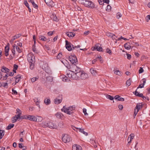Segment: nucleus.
Segmentation results:
<instances>
[{
    "label": "nucleus",
    "mask_w": 150,
    "mask_h": 150,
    "mask_svg": "<svg viewBox=\"0 0 150 150\" xmlns=\"http://www.w3.org/2000/svg\"><path fill=\"white\" fill-rule=\"evenodd\" d=\"M68 59L70 62L71 64H77L78 60L75 55H71L68 57Z\"/></svg>",
    "instance_id": "nucleus-1"
},
{
    "label": "nucleus",
    "mask_w": 150,
    "mask_h": 150,
    "mask_svg": "<svg viewBox=\"0 0 150 150\" xmlns=\"http://www.w3.org/2000/svg\"><path fill=\"white\" fill-rule=\"evenodd\" d=\"M43 69L47 73L49 74H52V72L49 67L47 64H45L43 66Z\"/></svg>",
    "instance_id": "nucleus-2"
},
{
    "label": "nucleus",
    "mask_w": 150,
    "mask_h": 150,
    "mask_svg": "<svg viewBox=\"0 0 150 150\" xmlns=\"http://www.w3.org/2000/svg\"><path fill=\"white\" fill-rule=\"evenodd\" d=\"M72 44L69 42L67 40H65V47L69 51H71L72 50V48L71 47Z\"/></svg>",
    "instance_id": "nucleus-3"
},
{
    "label": "nucleus",
    "mask_w": 150,
    "mask_h": 150,
    "mask_svg": "<svg viewBox=\"0 0 150 150\" xmlns=\"http://www.w3.org/2000/svg\"><path fill=\"white\" fill-rule=\"evenodd\" d=\"M48 127L53 129H57L58 127L57 125L52 121H49Z\"/></svg>",
    "instance_id": "nucleus-4"
},
{
    "label": "nucleus",
    "mask_w": 150,
    "mask_h": 150,
    "mask_svg": "<svg viewBox=\"0 0 150 150\" xmlns=\"http://www.w3.org/2000/svg\"><path fill=\"white\" fill-rule=\"evenodd\" d=\"M61 110L62 111L69 115H72L74 113L73 111L67 110L65 106H64Z\"/></svg>",
    "instance_id": "nucleus-5"
},
{
    "label": "nucleus",
    "mask_w": 150,
    "mask_h": 150,
    "mask_svg": "<svg viewBox=\"0 0 150 150\" xmlns=\"http://www.w3.org/2000/svg\"><path fill=\"white\" fill-rule=\"evenodd\" d=\"M45 1L47 5L49 6L52 7L54 5V2L52 0H45Z\"/></svg>",
    "instance_id": "nucleus-6"
},
{
    "label": "nucleus",
    "mask_w": 150,
    "mask_h": 150,
    "mask_svg": "<svg viewBox=\"0 0 150 150\" xmlns=\"http://www.w3.org/2000/svg\"><path fill=\"white\" fill-rule=\"evenodd\" d=\"M71 64V65H70L69 66L67 67V68L68 69H71V70H70V71L71 72H72L73 71L72 70H74V68H76V64Z\"/></svg>",
    "instance_id": "nucleus-7"
},
{
    "label": "nucleus",
    "mask_w": 150,
    "mask_h": 150,
    "mask_svg": "<svg viewBox=\"0 0 150 150\" xmlns=\"http://www.w3.org/2000/svg\"><path fill=\"white\" fill-rule=\"evenodd\" d=\"M83 72L82 71L81 72L80 76V78L81 79H84L87 78L88 76V75L86 73H83Z\"/></svg>",
    "instance_id": "nucleus-8"
},
{
    "label": "nucleus",
    "mask_w": 150,
    "mask_h": 150,
    "mask_svg": "<svg viewBox=\"0 0 150 150\" xmlns=\"http://www.w3.org/2000/svg\"><path fill=\"white\" fill-rule=\"evenodd\" d=\"M35 58L34 56H31V57H29L27 59L29 63L34 64L35 62Z\"/></svg>",
    "instance_id": "nucleus-9"
},
{
    "label": "nucleus",
    "mask_w": 150,
    "mask_h": 150,
    "mask_svg": "<svg viewBox=\"0 0 150 150\" xmlns=\"http://www.w3.org/2000/svg\"><path fill=\"white\" fill-rule=\"evenodd\" d=\"M82 1L79 0V2L81 4H83L85 6L87 7L88 6V4H89V2L91 1L89 0H86L84 2L83 1L81 2Z\"/></svg>",
    "instance_id": "nucleus-10"
},
{
    "label": "nucleus",
    "mask_w": 150,
    "mask_h": 150,
    "mask_svg": "<svg viewBox=\"0 0 150 150\" xmlns=\"http://www.w3.org/2000/svg\"><path fill=\"white\" fill-rule=\"evenodd\" d=\"M115 100L117 101H123L125 100V99L119 95H116L114 97Z\"/></svg>",
    "instance_id": "nucleus-11"
},
{
    "label": "nucleus",
    "mask_w": 150,
    "mask_h": 150,
    "mask_svg": "<svg viewBox=\"0 0 150 150\" xmlns=\"http://www.w3.org/2000/svg\"><path fill=\"white\" fill-rule=\"evenodd\" d=\"M1 70L2 72L6 73V74L10 71V70L9 69L4 66L2 67Z\"/></svg>",
    "instance_id": "nucleus-12"
},
{
    "label": "nucleus",
    "mask_w": 150,
    "mask_h": 150,
    "mask_svg": "<svg viewBox=\"0 0 150 150\" xmlns=\"http://www.w3.org/2000/svg\"><path fill=\"white\" fill-rule=\"evenodd\" d=\"M146 79L145 78H143L142 79V81H143V83H142L140 84L138 86L137 88V89L139 88H142L144 87V86L146 82Z\"/></svg>",
    "instance_id": "nucleus-13"
},
{
    "label": "nucleus",
    "mask_w": 150,
    "mask_h": 150,
    "mask_svg": "<svg viewBox=\"0 0 150 150\" xmlns=\"http://www.w3.org/2000/svg\"><path fill=\"white\" fill-rule=\"evenodd\" d=\"M130 42H127L125 44L124 47L127 50H129L131 48V46L130 45Z\"/></svg>",
    "instance_id": "nucleus-14"
},
{
    "label": "nucleus",
    "mask_w": 150,
    "mask_h": 150,
    "mask_svg": "<svg viewBox=\"0 0 150 150\" xmlns=\"http://www.w3.org/2000/svg\"><path fill=\"white\" fill-rule=\"evenodd\" d=\"M28 1L29 2H31L32 3L33 6L36 9H38V6L35 3L33 0H28Z\"/></svg>",
    "instance_id": "nucleus-15"
},
{
    "label": "nucleus",
    "mask_w": 150,
    "mask_h": 150,
    "mask_svg": "<svg viewBox=\"0 0 150 150\" xmlns=\"http://www.w3.org/2000/svg\"><path fill=\"white\" fill-rule=\"evenodd\" d=\"M76 129L77 130H78L79 132H81L82 133H83V134H85L86 136H87L88 135V134L87 132H86L84 131V129H81L80 128H77Z\"/></svg>",
    "instance_id": "nucleus-16"
},
{
    "label": "nucleus",
    "mask_w": 150,
    "mask_h": 150,
    "mask_svg": "<svg viewBox=\"0 0 150 150\" xmlns=\"http://www.w3.org/2000/svg\"><path fill=\"white\" fill-rule=\"evenodd\" d=\"M141 104V103L137 104V105L134 109L138 110V111H139L140 109L142 108L143 106V105L142 104Z\"/></svg>",
    "instance_id": "nucleus-17"
},
{
    "label": "nucleus",
    "mask_w": 150,
    "mask_h": 150,
    "mask_svg": "<svg viewBox=\"0 0 150 150\" xmlns=\"http://www.w3.org/2000/svg\"><path fill=\"white\" fill-rule=\"evenodd\" d=\"M98 44L96 45V50L99 52H104V50H103L102 48L98 46Z\"/></svg>",
    "instance_id": "nucleus-18"
},
{
    "label": "nucleus",
    "mask_w": 150,
    "mask_h": 150,
    "mask_svg": "<svg viewBox=\"0 0 150 150\" xmlns=\"http://www.w3.org/2000/svg\"><path fill=\"white\" fill-rule=\"evenodd\" d=\"M24 3L25 6L28 8L29 12H30L31 11V8L29 7V5L28 3L27 0H24Z\"/></svg>",
    "instance_id": "nucleus-19"
},
{
    "label": "nucleus",
    "mask_w": 150,
    "mask_h": 150,
    "mask_svg": "<svg viewBox=\"0 0 150 150\" xmlns=\"http://www.w3.org/2000/svg\"><path fill=\"white\" fill-rule=\"evenodd\" d=\"M62 98H61V99H58L57 98L54 99V103L55 104L58 105L60 104L62 102Z\"/></svg>",
    "instance_id": "nucleus-20"
},
{
    "label": "nucleus",
    "mask_w": 150,
    "mask_h": 150,
    "mask_svg": "<svg viewBox=\"0 0 150 150\" xmlns=\"http://www.w3.org/2000/svg\"><path fill=\"white\" fill-rule=\"evenodd\" d=\"M49 121H43L41 124V126L43 127H48Z\"/></svg>",
    "instance_id": "nucleus-21"
},
{
    "label": "nucleus",
    "mask_w": 150,
    "mask_h": 150,
    "mask_svg": "<svg viewBox=\"0 0 150 150\" xmlns=\"http://www.w3.org/2000/svg\"><path fill=\"white\" fill-rule=\"evenodd\" d=\"M18 116H17H17L15 115L13 117L11 118L12 123H14L16 122L17 120L19 119Z\"/></svg>",
    "instance_id": "nucleus-22"
},
{
    "label": "nucleus",
    "mask_w": 150,
    "mask_h": 150,
    "mask_svg": "<svg viewBox=\"0 0 150 150\" xmlns=\"http://www.w3.org/2000/svg\"><path fill=\"white\" fill-rule=\"evenodd\" d=\"M134 134H131L129 136V137H128V140H129V137H130V140L128 142V144H127V145L128 144H130V143L131 142H132V139H134Z\"/></svg>",
    "instance_id": "nucleus-23"
},
{
    "label": "nucleus",
    "mask_w": 150,
    "mask_h": 150,
    "mask_svg": "<svg viewBox=\"0 0 150 150\" xmlns=\"http://www.w3.org/2000/svg\"><path fill=\"white\" fill-rule=\"evenodd\" d=\"M29 120L33 121H36L37 118L34 115H30V116Z\"/></svg>",
    "instance_id": "nucleus-24"
},
{
    "label": "nucleus",
    "mask_w": 150,
    "mask_h": 150,
    "mask_svg": "<svg viewBox=\"0 0 150 150\" xmlns=\"http://www.w3.org/2000/svg\"><path fill=\"white\" fill-rule=\"evenodd\" d=\"M74 147H76V150H82V147L81 146L77 144H74L73 145L72 148H73Z\"/></svg>",
    "instance_id": "nucleus-25"
},
{
    "label": "nucleus",
    "mask_w": 150,
    "mask_h": 150,
    "mask_svg": "<svg viewBox=\"0 0 150 150\" xmlns=\"http://www.w3.org/2000/svg\"><path fill=\"white\" fill-rule=\"evenodd\" d=\"M88 5V6L87 7L88 8L93 9L95 7L94 3L91 1L89 2V4Z\"/></svg>",
    "instance_id": "nucleus-26"
},
{
    "label": "nucleus",
    "mask_w": 150,
    "mask_h": 150,
    "mask_svg": "<svg viewBox=\"0 0 150 150\" xmlns=\"http://www.w3.org/2000/svg\"><path fill=\"white\" fill-rule=\"evenodd\" d=\"M21 36V34H18L16 35L13 36L11 39V41H13L15 39L19 38Z\"/></svg>",
    "instance_id": "nucleus-27"
},
{
    "label": "nucleus",
    "mask_w": 150,
    "mask_h": 150,
    "mask_svg": "<svg viewBox=\"0 0 150 150\" xmlns=\"http://www.w3.org/2000/svg\"><path fill=\"white\" fill-rule=\"evenodd\" d=\"M38 39L40 40L44 41H46L47 40L46 38L43 35L39 36Z\"/></svg>",
    "instance_id": "nucleus-28"
},
{
    "label": "nucleus",
    "mask_w": 150,
    "mask_h": 150,
    "mask_svg": "<svg viewBox=\"0 0 150 150\" xmlns=\"http://www.w3.org/2000/svg\"><path fill=\"white\" fill-rule=\"evenodd\" d=\"M66 109H67V110H70L71 111H73V110H75V105H73L68 107L67 108H66Z\"/></svg>",
    "instance_id": "nucleus-29"
},
{
    "label": "nucleus",
    "mask_w": 150,
    "mask_h": 150,
    "mask_svg": "<svg viewBox=\"0 0 150 150\" xmlns=\"http://www.w3.org/2000/svg\"><path fill=\"white\" fill-rule=\"evenodd\" d=\"M9 44L8 43L5 47V52H9Z\"/></svg>",
    "instance_id": "nucleus-30"
},
{
    "label": "nucleus",
    "mask_w": 150,
    "mask_h": 150,
    "mask_svg": "<svg viewBox=\"0 0 150 150\" xmlns=\"http://www.w3.org/2000/svg\"><path fill=\"white\" fill-rule=\"evenodd\" d=\"M14 126V125L13 124H10L8 126L6 127V129L7 130H10L11 128H13Z\"/></svg>",
    "instance_id": "nucleus-31"
},
{
    "label": "nucleus",
    "mask_w": 150,
    "mask_h": 150,
    "mask_svg": "<svg viewBox=\"0 0 150 150\" xmlns=\"http://www.w3.org/2000/svg\"><path fill=\"white\" fill-rule=\"evenodd\" d=\"M5 131L0 129V139H1L4 135Z\"/></svg>",
    "instance_id": "nucleus-32"
},
{
    "label": "nucleus",
    "mask_w": 150,
    "mask_h": 150,
    "mask_svg": "<svg viewBox=\"0 0 150 150\" xmlns=\"http://www.w3.org/2000/svg\"><path fill=\"white\" fill-rule=\"evenodd\" d=\"M67 135L66 134L64 135V134H62V140L63 142H64V143H66V139L67 138Z\"/></svg>",
    "instance_id": "nucleus-33"
},
{
    "label": "nucleus",
    "mask_w": 150,
    "mask_h": 150,
    "mask_svg": "<svg viewBox=\"0 0 150 150\" xmlns=\"http://www.w3.org/2000/svg\"><path fill=\"white\" fill-rule=\"evenodd\" d=\"M72 72H73V76L72 79H75L76 80H79V77L76 76L77 75L75 73H74V71H72Z\"/></svg>",
    "instance_id": "nucleus-34"
},
{
    "label": "nucleus",
    "mask_w": 150,
    "mask_h": 150,
    "mask_svg": "<svg viewBox=\"0 0 150 150\" xmlns=\"http://www.w3.org/2000/svg\"><path fill=\"white\" fill-rule=\"evenodd\" d=\"M8 77V74H6L3 77L2 76H1L0 78V80L1 81H4L6 80Z\"/></svg>",
    "instance_id": "nucleus-35"
},
{
    "label": "nucleus",
    "mask_w": 150,
    "mask_h": 150,
    "mask_svg": "<svg viewBox=\"0 0 150 150\" xmlns=\"http://www.w3.org/2000/svg\"><path fill=\"white\" fill-rule=\"evenodd\" d=\"M106 97L107 98L111 100H113L115 99L114 97L108 94L106 95Z\"/></svg>",
    "instance_id": "nucleus-36"
},
{
    "label": "nucleus",
    "mask_w": 150,
    "mask_h": 150,
    "mask_svg": "<svg viewBox=\"0 0 150 150\" xmlns=\"http://www.w3.org/2000/svg\"><path fill=\"white\" fill-rule=\"evenodd\" d=\"M17 112L16 113L17 114V115H15L17 117V116H18V117H19L20 116H21V111L19 109L17 108L16 110Z\"/></svg>",
    "instance_id": "nucleus-37"
},
{
    "label": "nucleus",
    "mask_w": 150,
    "mask_h": 150,
    "mask_svg": "<svg viewBox=\"0 0 150 150\" xmlns=\"http://www.w3.org/2000/svg\"><path fill=\"white\" fill-rule=\"evenodd\" d=\"M46 79L47 81L52 82L53 81V78L52 76H47Z\"/></svg>",
    "instance_id": "nucleus-38"
},
{
    "label": "nucleus",
    "mask_w": 150,
    "mask_h": 150,
    "mask_svg": "<svg viewBox=\"0 0 150 150\" xmlns=\"http://www.w3.org/2000/svg\"><path fill=\"white\" fill-rule=\"evenodd\" d=\"M44 102L47 105H49L50 103V100L49 98L46 99L45 100Z\"/></svg>",
    "instance_id": "nucleus-39"
},
{
    "label": "nucleus",
    "mask_w": 150,
    "mask_h": 150,
    "mask_svg": "<svg viewBox=\"0 0 150 150\" xmlns=\"http://www.w3.org/2000/svg\"><path fill=\"white\" fill-rule=\"evenodd\" d=\"M106 35L107 36L110 37L111 38L113 36H115V35L113 34L112 33H110L109 32H107L106 33Z\"/></svg>",
    "instance_id": "nucleus-40"
},
{
    "label": "nucleus",
    "mask_w": 150,
    "mask_h": 150,
    "mask_svg": "<svg viewBox=\"0 0 150 150\" xmlns=\"http://www.w3.org/2000/svg\"><path fill=\"white\" fill-rule=\"evenodd\" d=\"M62 115H63L60 112H58L55 114V115L57 117L59 118H61Z\"/></svg>",
    "instance_id": "nucleus-41"
},
{
    "label": "nucleus",
    "mask_w": 150,
    "mask_h": 150,
    "mask_svg": "<svg viewBox=\"0 0 150 150\" xmlns=\"http://www.w3.org/2000/svg\"><path fill=\"white\" fill-rule=\"evenodd\" d=\"M97 71L95 70L93 68H91L90 69V72L93 75L95 74L96 73H97Z\"/></svg>",
    "instance_id": "nucleus-42"
},
{
    "label": "nucleus",
    "mask_w": 150,
    "mask_h": 150,
    "mask_svg": "<svg viewBox=\"0 0 150 150\" xmlns=\"http://www.w3.org/2000/svg\"><path fill=\"white\" fill-rule=\"evenodd\" d=\"M131 79L129 78L128 80H127L126 82V85L127 86H130L131 84Z\"/></svg>",
    "instance_id": "nucleus-43"
},
{
    "label": "nucleus",
    "mask_w": 150,
    "mask_h": 150,
    "mask_svg": "<svg viewBox=\"0 0 150 150\" xmlns=\"http://www.w3.org/2000/svg\"><path fill=\"white\" fill-rule=\"evenodd\" d=\"M114 73L115 74L117 75L120 76H121L122 75V73L119 70H116L114 72Z\"/></svg>",
    "instance_id": "nucleus-44"
},
{
    "label": "nucleus",
    "mask_w": 150,
    "mask_h": 150,
    "mask_svg": "<svg viewBox=\"0 0 150 150\" xmlns=\"http://www.w3.org/2000/svg\"><path fill=\"white\" fill-rule=\"evenodd\" d=\"M69 80V79L66 76H65V77L63 78L62 81H64L68 82Z\"/></svg>",
    "instance_id": "nucleus-45"
},
{
    "label": "nucleus",
    "mask_w": 150,
    "mask_h": 150,
    "mask_svg": "<svg viewBox=\"0 0 150 150\" xmlns=\"http://www.w3.org/2000/svg\"><path fill=\"white\" fill-rule=\"evenodd\" d=\"M106 52L107 53H108L110 55L112 54L111 50L108 48H107L106 49Z\"/></svg>",
    "instance_id": "nucleus-46"
},
{
    "label": "nucleus",
    "mask_w": 150,
    "mask_h": 150,
    "mask_svg": "<svg viewBox=\"0 0 150 150\" xmlns=\"http://www.w3.org/2000/svg\"><path fill=\"white\" fill-rule=\"evenodd\" d=\"M14 78L16 80L19 79H22L23 78L22 76L20 74H18Z\"/></svg>",
    "instance_id": "nucleus-47"
},
{
    "label": "nucleus",
    "mask_w": 150,
    "mask_h": 150,
    "mask_svg": "<svg viewBox=\"0 0 150 150\" xmlns=\"http://www.w3.org/2000/svg\"><path fill=\"white\" fill-rule=\"evenodd\" d=\"M111 8V6L109 5H108L107 6L106 8V10L107 11H110Z\"/></svg>",
    "instance_id": "nucleus-48"
},
{
    "label": "nucleus",
    "mask_w": 150,
    "mask_h": 150,
    "mask_svg": "<svg viewBox=\"0 0 150 150\" xmlns=\"http://www.w3.org/2000/svg\"><path fill=\"white\" fill-rule=\"evenodd\" d=\"M76 67V69H75V72H81L82 71L83 72V71H82L81 70V69L80 68L78 67L77 66Z\"/></svg>",
    "instance_id": "nucleus-49"
},
{
    "label": "nucleus",
    "mask_w": 150,
    "mask_h": 150,
    "mask_svg": "<svg viewBox=\"0 0 150 150\" xmlns=\"http://www.w3.org/2000/svg\"><path fill=\"white\" fill-rule=\"evenodd\" d=\"M135 96H136L140 97L142 98H145V96H143L142 93H140L139 92L137 94H136V95Z\"/></svg>",
    "instance_id": "nucleus-50"
},
{
    "label": "nucleus",
    "mask_w": 150,
    "mask_h": 150,
    "mask_svg": "<svg viewBox=\"0 0 150 150\" xmlns=\"http://www.w3.org/2000/svg\"><path fill=\"white\" fill-rule=\"evenodd\" d=\"M38 77H33L31 79V81L32 82H34L37 80L38 79Z\"/></svg>",
    "instance_id": "nucleus-51"
},
{
    "label": "nucleus",
    "mask_w": 150,
    "mask_h": 150,
    "mask_svg": "<svg viewBox=\"0 0 150 150\" xmlns=\"http://www.w3.org/2000/svg\"><path fill=\"white\" fill-rule=\"evenodd\" d=\"M71 138L69 136V135H67V138L66 139V142H70V141H71Z\"/></svg>",
    "instance_id": "nucleus-52"
},
{
    "label": "nucleus",
    "mask_w": 150,
    "mask_h": 150,
    "mask_svg": "<svg viewBox=\"0 0 150 150\" xmlns=\"http://www.w3.org/2000/svg\"><path fill=\"white\" fill-rule=\"evenodd\" d=\"M52 18H53V19L54 20V21H56V22H58V20L57 18V17L56 16L54 15L53 14Z\"/></svg>",
    "instance_id": "nucleus-53"
},
{
    "label": "nucleus",
    "mask_w": 150,
    "mask_h": 150,
    "mask_svg": "<svg viewBox=\"0 0 150 150\" xmlns=\"http://www.w3.org/2000/svg\"><path fill=\"white\" fill-rule=\"evenodd\" d=\"M83 112L85 116H86L88 115V114L86 112V109L85 108H83Z\"/></svg>",
    "instance_id": "nucleus-54"
},
{
    "label": "nucleus",
    "mask_w": 150,
    "mask_h": 150,
    "mask_svg": "<svg viewBox=\"0 0 150 150\" xmlns=\"http://www.w3.org/2000/svg\"><path fill=\"white\" fill-rule=\"evenodd\" d=\"M144 71V69L142 67H140L139 68V74H141Z\"/></svg>",
    "instance_id": "nucleus-55"
},
{
    "label": "nucleus",
    "mask_w": 150,
    "mask_h": 150,
    "mask_svg": "<svg viewBox=\"0 0 150 150\" xmlns=\"http://www.w3.org/2000/svg\"><path fill=\"white\" fill-rule=\"evenodd\" d=\"M43 120V119L42 117H41L38 116V118H37V120L36 121H35V122H41V121L42 120Z\"/></svg>",
    "instance_id": "nucleus-56"
},
{
    "label": "nucleus",
    "mask_w": 150,
    "mask_h": 150,
    "mask_svg": "<svg viewBox=\"0 0 150 150\" xmlns=\"http://www.w3.org/2000/svg\"><path fill=\"white\" fill-rule=\"evenodd\" d=\"M16 49L17 51L19 53H20L22 51H21V50H20V49L18 47V46H16Z\"/></svg>",
    "instance_id": "nucleus-57"
},
{
    "label": "nucleus",
    "mask_w": 150,
    "mask_h": 150,
    "mask_svg": "<svg viewBox=\"0 0 150 150\" xmlns=\"http://www.w3.org/2000/svg\"><path fill=\"white\" fill-rule=\"evenodd\" d=\"M34 100L35 102L36 103V105L38 107H39V108H40V105L39 104V102L38 101V100H36L35 99Z\"/></svg>",
    "instance_id": "nucleus-58"
},
{
    "label": "nucleus",
    "mask_w": 150,
    "mask_h": 150,
    "mask_svg": "<svg viewBox=\"0 0 150 150\" xmlns=\"http://www.w3.org/2000/svg\"><path fill=\"white\" fill-rule=\"evenodd\" d=\"M122 14L120 13H118L116 14V17L117 18L119 19L122 16Z\"/></svg>",
    "instance_id": "nucleus-59"
},
{
    "label": "nucleus",
    "mask_w": 150,
    "mask_h": 150,
    "mask_svg": "<svg viewBox=\"0 0 150 150\" xmlns=\"http://www.w3.org/2000/svg\"><path fill=\"white\" fill-rule=\"evenodd\" d=\"M12 91L13 92V94L14 95H17L18 92L16 90H14L13 88H12Z\"/></svg>",
    "instance_id": "nucleus-60"
},
{
    "label": "nucleus",
    "mask_w": 150,
    "mask_h": 150,
    "mask_svg": "<svg viewBox=\"0 0 150 150\" xmlns=\"http://www.w3.org/2000/svg\"><path fill=\"white\" fill-rule=\"evenodd\" d=\"M67 75L69 78L72 79L73 76V72L71 74L70 73L67 74Z\"/></svg>",
    "instance_id": "nucleus-61"
},
{
    "label": "nucleus",
    "mask_w": 150,
    "mask_h": 150,
    "mask_svg": "<svg viewBox=\"0 0 150 150\" xmlns=\"http://www.w3.org/2000/svg\"><path fill=\"white\" fill-rule=\"evenodd\" d=\"M62 54L61 52H60L58 54V55L57 56V58L59 59V58H60L62 57Z\"/></svg>",
    "instance_id": "nucleus-62"
},
{
    "label": "nucleus",
    "mask_w": 150,
    "mask_h": 150,
    "mask_svg": "<svg viewBox=\"0 0 150 150\" xmlns=\"http://www.w3.org/2000/svg\"><path fill=\"white\" fill-rule=\"evenodd\" d=\"M70 32H66L65 33L66 35H67V36H68L69 38L72 37V36L71 35Z\"/></svg>",
    "instance_id": "nucleus-63"
},
{
    "label": "nucleus",
    "mask_w": 150,
    "mask_h": 150,
    "mask_svg": "<svg viewBox=\"0 0 150 150\" xmlns=\"http://www.w3.org/2000/svg\"><path fill=\"white\" fill-rule=\"evenodd\" d=\"M150 20V15H148L146 18V20L147 22H148L149 20Z\"/></svg>",
    "instance_id": "nucleus-64"
}]
</instances>
